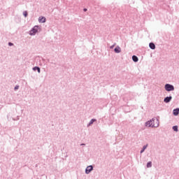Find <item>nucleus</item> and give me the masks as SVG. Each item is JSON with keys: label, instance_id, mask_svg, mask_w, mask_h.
Here are the masks:
<instances>
[{"label": "nucleus", "instance_id": "0eeeda50", "mask_svg": "<svg viewBox=\"0 0 179 179\" xmlns=\"http://www.w3.org/2000/svg\"><path fill=\"white\" fill-rule=\"evenodd\" d=\"M115 52L120 54V52H121V48H120V46L116 47L115 48Z\"/></svg>", "mask_w": 179, "mask_h": 179}, {"label": "nucleus", "instance_id": "7ed1b4c3", "mask_svg": "<svg viewBox=\"0 0 179 179\" xmlns=\"http://www.w3.org/2000/svg\"><path fill=\"white\" fill-rule=\"evenodd\" d=\"M165 90H166V92H171V91L174 90V86H173L170 84H166L165 85Z\"/></svg>", "mask_w": 179, "mask_h": 179}, {"label": "nucleus", "instance_id": "6ab92c4d", "mask_svg": "<svg viewBox=\"0 0 179 179\" xmlns=\"http://www.w3.org/2000/svg\"><path fill=\"white\" fill-rule=\"evenodd\" d=\"M87 10V9L85 8L84 9V12H86Z\"/></svg>", "mask_w": 179, "mask_h": 179}, {"label": "nucleus", "instance_id": "20e7f679", "mask_svg": "<svg viewBox=\"0 0 179 179\" xmlns=\"http://www.w3.org/2000/svg\"><path fill=\"white\" fill-rule=\"evenodd\" d=\"M92 170H93V166H87L86 170H85L86 174H89V173H90V171H92Z\"/></svg>", "mask_w": 179, "mask_h": 179}, {"label": "nucleus", "instance_id": "9d476101", "mask_svg": "<svg viewBox=\"0 0 179 179\" xmlns=\"http://www.w3.org/2000/svg\"><path fill=\"white\" fill-rule=\"evenodd\" d=\"M132 59H133V61H134V62H138V57H136V56H135V55H134V56L132 57Z\"/></svg>", "mask_w": 179, "mask_h": 179}, {"label": "nucleus", "instance_id": "f3484780", "mask_svg": "<svg viewBox=\"0 0 179 179\" xmlns=\"http://www.w3.org/2000/svg\"><path fill=\"white\" fill-rule=\"evenodd\" d=\"M17 89H19V85H16V86L15 87V90H17Z\"/></svg>", "mask_w": 179, "mask_h": 179}, {"label": "nucleus", "instance_id": "f257e3e1", "mask_svg": "<svg viewBox=\"0 0 179 179\" xmlns=\"http://www.w3.org/2000/svg\"><path fill=\"white\" fill-rule=\"evenodd\" d=\"M146 127H152V128H157L159 127V120L152 119L145 123Z\"/></svg>", "mask_w": 179, "mask_h": 179}, {"label": "nucleus", "instance_id": "aec40b11", "mask_svg": "<svg viewBox=\"0 0 179 179\" xmlns=\"http://www.w3.org/2000/svg\"><path fill=\"white\" fill-rule=\"evenodd\" d=\"M152 124H156V122H152Z\"/></svg>", "mask_w": 179, "mask_h": 179}, {"label": "nucleus", "instance_id": "9b49d317", "mask_svg": "<svg viewBox=\"0 0 179 179\" xmlns=\"http://www.w3.org/2000/svg\"><path fill=\"white\" fill-rule=\"evenodd\" d=\"M146 148H148V144L143 147V149L141 150V153H143V152H145V150L146 149Z\"/></svg>", "mask_w": 179, "mask_h": 179}, {"label": "nucleus", "instance_id": "dca6fc26", "mask_svg": "<svg viewBox=\"0 0 179 179\" xmlns=\"http://www.w3.org/2000/svg\"><path fill=\"white\" fill-rule=\"evenodd\" d=\"M94 121H96V120H94V119L91 120V121L90 122V125H92V124H93V122H94Z\"/></svg>", "mask_w": 179, "mask_h": 179}, {"label": "nucleus", "instance_id": "412c9836", "mask_svg": "<svg viewBox=\"0 0 179 179\" xmlns=\"http://www.w3.org/2000/svg\"><path fill=\"white\" fill-rule=\"evenodd\" d=\"M110 48H114V46H111Z\"/></svg>", "mask_w": 179, "mask_h": 179}, {"label": "nucleus", "instance_id": "ddd939ff", "mask_svg": "<svg viewBox=\"0 0 179 179\" xmlns=\"http://www.w3.org/2000/svg\"><path fill=\"white\" fill-rule=\"evenodd\" d=\"M147 167H148V169L152 167V162H148V164H147Z\"/></svg>", "mask_w": 179, "mask_h": 179}, {"label": "nucleus", "instance_id": "6e6552de", "mask_svg": "<svg viewBox=\"0 0 179 179\" xmlns=\"http://www.w3.org/2000/svg\"><path fill=\"white\" fill-rule=\"evenodd\" d=\"M173 115H178L179 114V108L174 109L173 111Z\"/></svg>", "mask_w": 179, "mask_h": 179}, {"label": "nucleus", "instance_id": "4468645a", "mask_svg": "<svg viewBox=\"0 0 179 179\" xmlns=\"http://www.w3.org/2000/svg\"><path fill=\"white\" fill-rule=\"evenodd\" d=\"M173 131H176L177 132V131H178V127H177V126H173Z\"/></svg>", "mask_w": 179, "mask_h": 179}, {"label": "nucleus", "instance_id": "1a4fd4ad", "mask_svg": "<svg viewBox=\"0 0 179 179\" xmlns=\"http://www.w3.org/2000/svg\"><path fill=\"white\" fill-rule=\"evenodd\" d=\"M149 45H150V48H151V50H155V48H156V45H155V43H150Z\"/></svg>", "mask_w": 179, "mask_h": 179}, {"label": "nucleus", "instance_id": "a211bd4d", "mask_svg": "<svg viewBox=\"0 0 179 179\" xmlns=\"http://www.w3.org/2000/svg\"><path fill=\"white\" fill-rule=\"evenodd\" d=\"M8 45H13V43H8Z\"/></svg>", "mask_w": 179, "mask_h": 179}, {"label": "nucleus", "instance_id": "423d86ee", "mask_svg": "<svg viewBox=\"0 0 179 179\" xmlns=\"http://www.w3.org/2000/svg\"><path fill=\"white\" fill-rule=\"evenodd\" d=\"M40 23H45V17H40L38 19Z\"/></svg>", "mask_w": 179, "mask_h": 179}, {"label": "nucleus", "instance_id": "f03ea898", "mask_svg": "<svg viewBox=\"0 0 179 179\" xmlns=\"http://www.w3.org/2000/svg\"><path fill=\"white\" fill-rule=\"evenodd\" d=\"M38 31V26H35L29 32L30 36H34Z\"/></svg>", "mask_w": 179, "mask_h": 179}, {"label": "nucleus", "instance_id": "39448f33", "mask_svg": "<svg viewBox=\"0 0 179 179\" xmlns=\"http://www.w3.org/2000/svg\"><path fill=\"white\" fill-rule=\"evenodd\" d=\"M171 99H173L171 96L166 97L164 100L165 103H170L171 101Z\"/></svg>", "mask_w": 179, "mask_h": 179}, {"label": "nucleus", "instance_id": "f8f14e48", "mask_svg": "<svg viewBox=\"0 0 179 179\" xmlns=\"http://www.w3.org/2000/svg\"><path fill=\"white\" fill-rule=\"evenodd\" d=\"M33 69L34 71H38V73H40V68L39 67L35 66L33 68Z\"/></svg>", "mask_w": 179, "mask_h": 179}, {"label": "nucleus", "instance_id": "2eb2a0df", "mask_svg": "<svg viewBox=\"0 0 179 179\" xmlns=\"http://www.w3.org/2000/svg\"><path fill=\"white\" fill-rule=\"evenodd\" d=\"M23 15L25 17H27V11H24Z\"/></svg>", "mask_w": 179, "mask_h": 179}]
</instances>
